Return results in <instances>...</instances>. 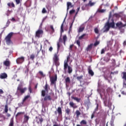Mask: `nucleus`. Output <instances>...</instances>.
I'll return each mask as SVG.
<instances>
[{
    "mask_svg": "<svg viewBox=\"0 0 126 126\" xmlns=\"http://www.w3.org/2000/svg\"><path fill=\"white\" fill-rule=\"evenodd\" d=\"M86 33H84L83 34H82L81 36H79V40H82L84 38V37L86 36Z\"/></svg>",
    "mask_w": 126,
    "mask_h": 126,
    "instance_id": "39",
    "label": "nucleus"
},
{
    "mask_svg": "<svg viewBox=\"0 0 126 126\" xmlns=\"http://www.w3.org/2000/svg\"><path fill=\"white\" fill-rule=\"evenodd\" d=\"M97 12L98 13H105L106 12V9H98L97 10Z\"/></svg>",
    "mask_w": 126,
    "mask_h": 126,
    "instance_id": "36",
    "label": "nucleus"
},
{
    "mask_svg": "<svg viewBox=\"0 0 126 126\" xmlns=\"http://www.w3.org/2000/svg\"><path fill=\"white\" fill-rule=\"evenodd\" d=\"M83 77V75H81L80 76H77V79L78 80V81H80Z\"/></svg>",
    "mask_w": 126,
    "mask_h": 126,
    "instance_id": "50",
    "label": "nucleus"
},
{
    "mask_svg": "<svg viewBox=\"0 0 126 126\" xmlns=\"http://www.w3.org/2000/svg\"><path fill=\"white\" fill-rule=\"evenodd\" d=\"M52 100V97L51 96V95H46V96H45L44 98V101H47V100H49L51 101Z\"/></svg>",
    "mask_w": 126,
    "mask_h": 126,
    "instance_id": "12",
    "label": "nucleus"
},
{
    "mask_svg": "<svg viewBox=\"0 0 126 126\" xmlns=\"http://www.w3.org/2000/svg\"><path fill=\"white\" fill-rule=\"evenodd\" d=\"M80 124L81 125L79 124H77V126H86L87 125V121L86 120H82L81 122H80Z\"/></svg>",
    "mask_w": 126,
    "mask_h": 126,
    "instance_id": "14",
    "label": "nucleus"
},
{
    "mask_svg": "<svg viewBox=\"0 0 126 126\" xmlns=\"http://www.w3.org/2000/svg\"><path fill=\"white\" fill-rule=\"evenodd\" d=\"M51 85H56V81H57V74L55 75V76H53L50 79Z\"/></svg>",
    "mask_w": 126,
    "mask_h": 126,
    "instance_id": "9",
    "label": "nucleus"
},
{
    "mask_svg": "<svg viewBox=\"0 0 126 126\" xmlns=\"http://www.w3.org/2000/svg\"><path fill=\"white\" fill-rule=\"evenodd\" d=\"M110 125V126H114V120L113 119H111L110 122H107V123H106V126H109Z\"/></svg>",
    "mask_w": 126,
    "mask_h": 126,
    "instance_id": "16",
    "label": "nucleus"
},
{
    "mask_svg": "<svg viewBox=\"0 0 126 126\" xmlns=\"http://www.w3.org/2000/svg\"><path fill=\"white\" fill-rule=\"evenodd\" d=\"M39 73L40 75H41V76H42L43 77H44L45 76V75L43 74V73L42 71H39Z\"/></svg>",
    "mask_w": 126,
    "mask_h": 126,
    "instance_id": "51",
    "label": "nucleus"
},
{
    "mask_svg": "<svg viewBox=\"0 0 126 126\" xmlns=\"http://www.w3.org/2000/svg\"><path fill=\"white\" fill-rule=\"evenodd\" d=\"M43 122V119L42 118V117L41 118H38V119H36V122L38 124H39L40 122L41 125H42V123Z\"/></svg>",
    "mask_w": 126,
    "mask_h": 126,
    "instance_id": "19",
    "label": "nucleus"
},
{
    "mask_svg": "<svg viewBox=\"0 0 126 126\" xmlns=\"http://www.w3.org/2000/svg\"><path fill=\"white\" fill-rule=\"evenodd\" d=\"M73 46H74V44H71V45H70L69 49H70V51L72 50V48H73Z\"/></svg>",
    "mask_w": 126,
    "mask_h": 126,
    "instance_id": "57",
    "label": "nucleus"
},
{
    "mask_svg": "<svg viewBox=\"0 0 126 126\" xmlns=\"http://www.w3.org/2000/svg\"><path fill=\"white\" fill-rule=\"evenodd\" d=\"M43 34V31L42 30H38L35 32V37L39 38L40 37H42V35Z\"/></svg>",
    "mask_w": 126,
    "mask_h": 126,
    "instance_id": "7",
    "label": "nucleus"
},
{
    "mask_svg": "<svg viewBox=\"0 0 126 126\" xmlns=\"http://www.w3.org/2000/svg\"><path fill=\"white\" fill-rule=\"evenodd\" d=\"M93 44L92 43L90 45H88V47L86 49V51L87 52L90 51L91 50V49L93 48Z\"/></svg>",
    "mask_w": 126,
    "mask_h": 126,
    "instance_id": "18",
    "label": "nucleus"
},
{
    "mask_svg": "<svg viewBox=\"0 0 126 126\" xmlns=\"http://www.w3.org/2000/svg\"><path fill=\"white\" fill-rule=\"evenodd\" d=\"M70 112V109L67 108L65 110V113L68 115Z\"/></svg>",
    "mask_w": 126,
    "mask_h": 126,
    "instance_id": "41",
    "label": "nucleus"
},
{
    "mask_svg": "<svg viewBox=\"0 0 126 126\" xmlns=\"http://www.w3.org/2000/svg\"><path fill=\"white\" fill-rule=\"evenodd\" d=\"M65 82L66 83H70V79L69 77H67L66 79H65Z\"/></svg>",
    "mask_w": 126,
    "mask_h": 126,
    "instance_id": "38",
    "label": "nucleus"
},
{
    "mask_svg": "<svg viewBox=\"0 0 126 126\" xmlns=\"http://www.w3.org/2000/svg\"><path fill=\"white\" fill-rule=\"evenodd\" d=\"M30 97H31V96L30 95H26L25 96V97L24 98V99H23V102H25L26 100H27L28 98H29Z\"/></svg>",
    "mask_w": 126,
    "mask_h": 126,
    "instance_id": "28",
    "label": "nucleus"
},
{
    "mask_svg": "<svg viewBox=\"0 0 126 126\" xmlns=\"http://www.w3.org/2000/svg\"><path fill=\"white\" fill-rule=\"evenodd\" d=\"M113 16L116 18L118 17H119V14H117V13H115L114 14V15H113Z\"/></svg>",
    "mask_w": 126,
    "mask_h": 126,
    "instance_id": "59",
    "label": "nucleus"
},
{
    "mask_svg": "<svg viewBox=\"0 0 126 126\" xmlns=\"http://www.w3.org/2000/svg\"><path fill=\"white\" fill-rule=\"evenodd\" d=\"M28 89H29V91L30 92V94H32V87H31V85H29Z\"/></svg>",
    "mask_w": 126,
    "mask_h": 126,
    "instance_id": "42",
    "label": "nucleus"
},
{
    "mask_svg": "<svg viewBox=\"0 0 126 126\" xmlns=\"http://www.w3.org/2000/svg\"><path fill=\"white\" fill-rule=\"evenodd\" d=\"M76 117L77 118H79L80 115H81V112L79 111V110H77L76 111Z\"/></svg>",
    "mask_w": 126,
    "mask_h": 126,
    "instance_id": "31",
    "label": "nucleus"
},
{
    "mask_svg": "<svg viewBox=\"0 0 126 126\" xmlns=\"http://www.w3.org/2000/svg\"><path fill=\"white\" fill-rule=\"evenodd\" d=\"M126 27V24H123L122 22H118L116 23V27L121 30L123 28Z\"/></svg>",
    "mask_w": 126,
    "mask_h": 126,
    "instance_id": "6",
    "label": "nucleus"
},
{
    "mask_svg": "<svg viewBox=\"0 0 126 126\" xmlns=\"http://www.w3.org/2000/svg\"><path fill=\"white\" fill-rule=\"evenodd\" d=\"M58 113L59 116L62 115V109L61 107H58L57 111H55V115H57V114Z\"/></svg>",
    "mask_w": 126,
    "mask_h": 126,
    "instance_id": "10",
    "label": "nucleus"
},
{
    "mask_svg": "<svg viewBox=\"0 0 126 126\" xmlns=\"http://www.w3.org/2000/svg\"><path fill=\"white\" fill-rule=\"evenodd\" d=\"M27 89L26 87H25L24 88H22V87L20 85L18 86L17 90V94L18 93H21L22 94H25V92L27 91Z\"/></svg>",
    "mask_w": 126,
    "mask_h": 126,
    "instance_id": "4",
    "label": "nucleus"
},
{
    "mask_svg": "<svg viewBox=\"0 0 126 126\" xmlns=\"http://www.w3.org/2000/svg\"><path fill=\"white\" fill-rule=\"evenodd\" d=\"M76 43L78 45V46L80 47L81 46V45H80V41L79 40H77L76 41Z\"/></svg>",
    "mask_w": 126,
    "mask_h": 126,
    "instance_id": "56",
    "label": "nucleus"
},
{
    "mask_svg": "<svg viewBox=\"0 0 126 126\" xmlns=\"http://www.w3.org/2000/svg\"><path fill=\"white\" fill-rule=\"evenodd\" d=\"M95 114V111L93 112V113L92 114L91 116L92 120H93L94 118Z\"/></svg>",
    "mask_w": 126,
    "mask_h": 126,
    "instance_id": "54",
    "label": "nucleus"
},
{
    "mask_svg": "<svg viewBox=\"0 0 126 126\" xmlns=\"http://www.w3.org/2000/svg\"><path fill=\"white\" fill-rule=\"evenodd\" d=\"M7 74L4 72V73H1L0 75V78L1 79H4L7 78Z\"/></svg>",
    "mask_w": 126,
    "mask_h": 126,
    "instance_id": "13",
    "label": "nucleus"
},
{
    "mask_svg": "<svg viewBox=\"0 0 126 126\" xmlns=\"http://www.w3.org/2000/svg\"><path fill=\"white\" fill-rule=\"evenodd\" d=\"M65 21V19L63 21V24L61 25V33H63L64 32V30H63V25H64V22Z\"/></svg>",
    "mask_w": 126,
    "mask_h": 126,
    "instance_id": "32",
    "label": "nucleus"
},
{
    "mask_svg": "<svg viewBox=\"0 0 126 126\" xmlns=\"http://www.w3.org/2000/svg\"><path fill=\"white\" fill-rule=\"evenodd\" d=\"M24 102H23V100L22 102L19 103H18V106H19V107H21L23 106V105H24Z\"/></svg>",
    "mask_w": 126,
    "mask_h": 126,
    "instance_id": "46",
    "label": "nucleus"
},
{
    "mask_svg": "<svg viewBox=\"0 0 126 126\" xmlns=\"http://www.w3.org/2000/svg\"><path fill=\"white\" fill-rule=\"evenodd\" d=\"M48 84L46 83L45 87H44V89H45V91H46L47 92H48Z\"/></svg>",
    "mask_w": 126,
    "mask_h": 126,
    "instance_id": "43",
    "label": "nucleus"
},
{
    "mask_svg": "<svg viewBox=\"0 0 126 126\" xmlns=\"http://www.w3.org/2000/svg\"><path fill=\"white\" fill-rule=\"evenodd\" d=\"M24 114V112H18L17 114H16V118H17V117L21 115H23Z\"/></svg>",
    "mask_w": 126,
    "mask_h": 126,
    "instance_id": "37",
    "label": "nucleus"
},
{
    "mask_svg": "<svg viewBox=\"0 0 126 126\" xmlns=\"http://www.w3.org/2000/svg\"><path fill=\"white\" fill-rule=\"evenodd\" d=\"M7 5L10 8H11V7L14 8L15 7V4H14V3L13 2L11 3L8 2L7 3Z\"/></svg>",
    "mask_w": 126,
    "mask_h": 126,
    "instance_id": "22",
    "label": "nucleus"
},
{
    "mask_svg": "<svg viewBox=\"0 0 126 126\" xmlns=\"http://www.w3.org/2000/svg\"><path fill=\"white\" fill-rule=\"evenodd\" d=\"M46 91L45 90H43L41 91V96L43 97H45L46 96Z\"/></svg>",
    "mask_w": 126,
    "mask_h": 126,
    "instance_id": "27",
    "label": "nucleus"
},
{
    "mask_svg": "<svg viewBox=\"0 0 126 126\" xmlns=\"http://www.w3.org/2000/svg\"><path fill=\"white\" fill-rule=\"evenodd\" d=\"M57 45H58V52L55 54L54 57L53 58L54 62L55 63V65L57 66L60 65V62H59L60 59L59 58V55H58L59 50L60 48L61 47V45H60V44L59 42H58Z\"/></svg>",
    "mask_w": 126,
    "mask_h": 126,
    "instance_id": "2",
    "label": "nucleus"
},
{
    "mask_svg": "<svg viewBox=\"0 0 126 126\" xmlns=\"http://www.w3.org/2000/svg\"><path fill=\"white\" fill-rule=\"evenodd\" d=\"M4 93V92L2 89H0V94H3Z\"/></svg>",
    "mask_w": 126,
    "mask_h": 126,
    "instance_id": "61",
    "label": "nucleus"
},
{
    "mask_svg": "<svg viewBox=\"0 0 126 126\" xmlns=\"http://www.w3.org/2000/svg\"><path fill=\"white\" fill-rule=\"evenodd\" d=\"M14 34V32H11L6 36L5 38V42L8 45H10L12 44L11 38Z\"/></svg>",
    "mask_w": 126,
    "mask_h": 126,
    "instance_id": "3",
    "label": "nucleus"
},
{
    "mask_svg": "<svg viewBox=\"0 0 126 126\" xmlns=\"http://www.w3.org/2000/svg\"><path fill=\"white\" fill-rule=\"evenodd\" d=\"M25 61V57L24 56H22L21 57L18 58L16 59V63L17 64H22Z\"/></svg>",
    "mask_w": 126,
    "mask_h": 126,
    "instance_id": "8",
    "label": "nucleus"
},
{
    "mask_svg": "<svg viewBox=\"0 0 126 126\" xmlns=\"http://www.w3.org/2000/svg\"><path fill=\"white\" fill-rule=\"evenodd\" d=\"M99 43H100V42H99V41H96L94 43V46L95 47H96V46H97V45H98L99 44Z\"/></svg>",
    "mask_w": 126,
    "mask_h": 126,
    "instance_id": "52",
    "label": "nucleus"
},
{
    "mask_svg": "<svg viewBox=\"0 0 126 126\" xmlns=\"http://www.w3.org/2000/svg\"><path fill=\"white\" fill-rule=\"evenodd\" d=\"M94 32L96 33V34H98L99 33V30L97 28H95L94 30Z\"/></svg>",
    "mask_w": 126,
    "mask_h": 126,
    "instance_id": "47",
    "label": "nucleus"
},
{
    "mask_svg": "<svg viewBox=\"0 0 126 126\" xmlns=\"http://www.w3.org/2000/svg\"><path fill=\"white\" fill-rule=\"evenodd\" d=\"M16 5H18L21 3V0H15Z\"/></svg>",
    "mask_w": 126,
    "mask_h": 126,
    "instance_id": "55",
    "label": "nucleus"
},
{
    "mask_svg": "<svg viewBox=\"0 0 126 126\" xmlns=\"http://www.w3.org/2000/svg\"><path fill=\"white\" fill-rule=\"evenodd\" d=\"M9 126H14V118H13V117L11 118L10 123L9 124Z\"/></svg>",
    "mask_w": 126,
    "mask_h": 126,
    "instance_id": "23",
    "label": "nucleus"
},
{
    "mask_svg": "<svg viewBox=\"0 0 126 126\" xmlns=\"http://www.w3.org/2000/svg\"><path fill=\"white\" fill-rule=\"evenodd\" d=\"M99 105L98 104H97L96 109H95V111H96L98 109Z\"/></svg>",
    "mask_w": 126,
    "mask_h": 126,
    "instance_id": "62",
    "label": "nucleus"
},
{
    "mask_svg": "<svg viewBox=\"0 0 126 126\" xmlns=\"http://www.w3.org/2000/svg\"><path fill=\"white\" fill-rule=\"evenodd\" d=\"M3 64L6 67H9L10 65V62L8 60V59H7L5 61L3 62Z\"/></svg>",
    "mask_w": 126,
    "mask_h": 126,
    "instance_id": "11",
    "label": "nucleus"
},
{
    "mask_svg": "<svg viewBox=\"0 0 126 126\" xmlns=\"http://www.w3.org/2000/svg\"><path fill=\"white\" fill-rule=\"evenodd\" d=\"M67 10L68 11L69 8H72L73 5H72V3L71 2H67Z\"/></svg>",
    "mask_w": 126,
    "mask_h": 126,
    "instance_id": "17",
    "label": "nucleus"
},
{
    "mask_svg": "<svg viewBox=\"0 0 126 126\" xmlns=\"http://www.w3.org/2000/svg\"><path fill=\"white\" fill-rule=\"evenodd\" d=\"M35 58L34 54H32L31 55L30 58L32 61H33Z\"/></svg>",
    "mask_w": 126,
    "mask_h": 126,
    "instance_id": "48",
    "label": "nucleus"
},
{
    "mask_svg": "<svg viewBox=\"0 0 126 126\" xmlns=\"http://www.w3.org/2000/svg\"><path fill=\"white\" fill-rule=\"evenodd\" d=\"M46 13V9L45 8H43L42 9V13Z\"/></svg>",
    "mask_w": 126,
    "mask_h": 126,
    "instance_id": "58",
    "label": "nucleus"
},
{
    "mask_svg": "<svg viewBox=\"0 0 126 126\" xmlns=\"http://www.w3.org/2000/svg\"><path fill=\"white\" fill-rule=\"evenodd\" d=\"M29 69L28 68H27L25 70V73L27 76H28Z\"/></svg>",
    "mask_w": 126,
    "mask_h": 126,
    "instance_id": "44",
    "label": "nucleus"
},
{
    "mask_svg": "<svg viewBox=\"0 0 126 126\" xmlns=\"http://www.w3.org/2000/svg\"><path fill=\"white\" fill-rule=\"evenodd\" d=\"M50 29L52 30V33L55 32V29L53 25H50Z\"/></svg>",
    "mask_w": 126,
    "mask_h": 126,
    "instance_id": "49",
    "label": "nucleus"
},
{
    "mask_svg": "<svg viewBox=\"0 0 126 126\" xmlns=\"http://www.w3.org/2000/svg\"><path fill=\"white\" fill-rule=\"evenodd\" d=\"M75 12V10H74V9H72V10H70V11H69V14H70V15H72V14H73V13H74Z\"/></svg>",
    "mask_w": 126,
    "mask_h": 126,
    "instance_id": "53",
    "label": "nucleus"
},
{
    "mask_svg": "<svg viewBox=\"0 0 126 126\" xmlns=\"http://www.w3.org/2000/svg\"><path fill=\"white\" fill-rule=\"evenodd\" d=\"M123 88L126 89V83H123Z\"/></svg>",
    "mask_w": 126,
    "mask_h": 126,
    "instance_id": "63",
    "label": "nucleus"
},
{
    "mask_svg": "<svg viewBox=\"0 0 126 126\" xmlns=\"http://www.w3.org/2000/svg\"><path fill=\"white\" fill-rule=\"evenodd\" d=\"M88 71H89V74L91 75L92 76H93L94 75V71L91 69L90 67L88 68Z\"/></svg>",
    "mask_w": 126,
    "mask_h": 126,
    "instance_id": "20",
    "label": "nucleus"
},
{
    "mask_svg": "<svg viewBox=\"0 0 126 126\" xmlns=\"http://www.w3.org/2000/svg\"><path fill=\"white\" fill-rule=\"evenodd\" d=\"M67 68H68V73L71 74L72 72V67L68 65V64Z\"/></svg>",
    "mask_w": 126,
    "mask_h": 126,
    "instance_id": "24",
    "label": "nucleus"
},
{
    "mask_svg": "<svg viewBox=\"0 0 126 126\" xmlns=\"http://www.w3.org/2000/svg\"><path fill=\"white\" fill-rule=\"evenodd\" d=\"M70 58H71V56H70V55H69L67 56L66 61V60L64 61V71H66V69H67L68 63L69 62V61L70 59Z\"/></svg>",
    "mask_w": 126,
    "mask_h": 126,
    "instance_id": "5",
    "label": "nucleus"
},
{
    "mask_svg": "<svg viewBox=\"0 0 126 126\" xmlns=\"http://www.w3.org/2000/svg\"><path fill=\"white\" fill-rule=\"evenodd\" d=\"M84 30H85L84 27H79V29H78V32L79 33L82 32L84 31Z\"/></svg>",
    "mask_w": 126,
    "mask_h": 126,
    "instance_id": "25",
    "label": "nucleus"
},
{
    "mask_svg": "<svg viewBox=\"0 0 126 126\" xmlns=\"http://www.w3.org/2000/svg\"><path fill=\"white\" fill-rule=\"evenodd\" d=\"M8 111V105L7 104H6L5 105L4 111L5 113H7Z\"/></svg>",
    "mask_w": 126,
    "mask_h": 126,
    "instance_id": "45",
    "label": "nucleus"
},
{
    "mask_svg": "<svg viewBox=\"0 0 126 126\" xmlns=\"http://www.w3.org/2000/svg\"><path fill=\"white\" fill-rule=\"evenodd\" d=\"M106 50V48H102V49H101V52H100V54H105V52Z\"/></svg>",
    "mask_w": 126,
    "mask_h": 126,
    "instance_id": "40",
    "label": "nucleus"
},
{
    "mask_svg": "<svg viewBox=\"0 0 126 126\" xmlns=\"http://www.w3.org/2000/svg\"><path fill=\"white\" fill-rule=\"evenodd\" d=\"M69 105L71 107L73 108H77V106L75 103H74L73 101H70L69 102Z\"/></svg>",
    "mask_w": 126,
    "mask_h": 126,
    "instance_id": "15",
    "label": "nucleus"
},
{
    "mask_svg": "<svg viewBox=\"0 0 126 126\" xmlns=\"http://www.w3.org/2000/svg\"><path fill=\"white\" fill-rule=\"evenodd\" d=\"M67 38L66 35H63V43L64 45H65V42L67 40Z\"/></svg>",
    "mask_w": 126,
    "mask_h": 126,
    "instance_id": "34",
    "label": "nucleus"
},
{
    "mask_svg": "<svg viewBox=\"0 0 126 126\" xmlns=\"http://www.w3.org/2000/svg\"><path fill=\"white\" fill-rule=\"evenodd\" d=\"M113 90L112 88L108 87L107 88V89H106V92L108 94L111 93L112 92Z\"/></svg>",
    "mask_w": 126,
    "mask_h": 126,
    "instance_id": "29",
    "label": "nucleus"
},
{
    "mask_svg": "<svg viewBox=\"0 0 126 126\" xmlns=\"http://www.w3.org/2000/svg\"><path fill=\"white\" fill-rule=\"evenodd\" d=\"M24 122H25V123H27L28 122V121H29V116H27V115H25L24 116Z\"/></svg>",
    "mask_w": 126,
    "mask_h": 126,
    "instance_id": "33",
    "label": "nucleus"
},
{
    "mask_svg": "<svg viewBox=\"0 0 126 126\" xmlns=\"http://www.w3.org/2000/svg\"><path fill=\"white\" fill-rule=\"evenodd\" d=\"M111 12L109 13V19H108V21L106 22V24H105V26H104V28H105V30L103 31L104 32H108L110 28H115V22L114 21L113 18H111Z\"/></svg>",
    "mask_w": 126,
    "mask_h": 126,
    "instance_id": "1",
    "label": "nucleus"
},
{
    "mask_svg": "<svg viewBox=\"0 0 126 126\" xmlns=\"http://www.w3.org/2000/svg\"><path fill=\"white\" fill-rule=\"evenodd\" d=\"M49 51L52 52L53 51V47L51 46L49 49Z\"/></svg>",
    "mask_w": 126,
    "mask_h": 126,
    "instance_id": "64",
    "label": "nucleus"
},
{
    "mask_svg": "<svg viewBox=\"0 0 126 126\" xmlns=\"http://www.w3.org/2000/svg\"><path fill=\"white\" fill-rule=\"evenodd\" d=\"M95 4V2H92L91 0L89 1V3L86 4V6H90L91 7L93 6Z\"/></svg>",
    "mask_w": 126,
    "mask_h": 126,
    "instance_id": "21",
    "label": "nucleus"
},
{
    "mask_svg": "<svg viewBox=\"0 0 126 126\" xmlns=\"http://www.w3.org/2000/svg\"><path fill=\"white\" fill-rule=\"evenodd\" d=\"M122 74H123L122 79H124V80L126 81V72H123Z\"/></svg>",
    "mask_w": 126,
    "mask_h": 126,
    "instance_id": "30",
    "label": "nucleus"
},
{
    "mask_svg": "<svg viewBox=\"0 0 126 126\" xmlns=\"http://www.w3.org/2000/svg\"><path fill=\"white\" fill-rule=\"evenodd\" d=\"M73 23H74V20L73 21L72 23H71L70 24V27H69V32H71V31H72Z\"/></svg>",
    "mask_w": 126,
    "mask_h": 126,
    "instance_id": "35",
    "label": "nucleus"
},
{
    "mask_svg": "<svg viewBox=\"0 0 126 126\" xmlns=\"http://www.w3.org/2000/svg\"><path fill=\"white\" fill-rule=\"evenodd\" d=\"M121 94L123 95H126V92H125L124 91H123L122 92H121Z\"/></svg>",
    "mask_w": 126,
    "mask_h": 126,
    "instance_id": "60",
    "label": "nucleus"
},
{
    "mask_svg": "<svg viewBox=\"0 0 126 126\" xmlns=\"http://www.w3.org/2000/svg\"><path fill=\"white\" fill-rule=\"evenodd\" d=\"M72 98L74 100H76L77 102H80L81 100V98H78L77 97L73 96L72 97Z\"/></svg>",
    "mask_w": 126,
    "mask_h": 126,
    "instance_id": "26",
    "label": "nucleus"
}]
</instances>
